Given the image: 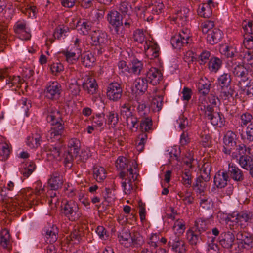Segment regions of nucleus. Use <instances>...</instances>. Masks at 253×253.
I'll return each instance as SVG.
<instances>
[{
    "label": "nucleus",
    "instance_id": "nucleus-1",
    "mask_svg": "<svg viewBox=\"0 0 253 253\" xmlns=\"http://www.w3.org/2000/svg\"><path fill=\"white\" fill-rule=\"evenodd\" d=\"M253 223V212L249 211L233 212L226 219L227 228L235 233L240 229L245 228L249 224Z\"/></svg>",
    "mask_w": 253,
    "mask_h": 253
},
{
    "label": "nucleus",
    "instance_id": "nucleus-2",
    "mask_svg": "<svg viewBox=\"0 0 253 253\" xmlns=\"http://www.w3.org/2000/svg\"><path fill=\"white\" fill-rule=\"evenodd\" d=\"M228 65L232 68V73L238 81L239 87H244L249 83V73L247 69L239 62L230 60L228 61Z\"/></svg>",
    "mask_w": 253,
    "mask_h": 253
},
{
    "label": "nucleus",
    "instance_id": "nucleus-3",
    "mask_svg": "<svg viewBox=\"0 0 253 253\" xmlns=\"http://www.w3.org/2000/svg\"><path fill=\"white\" fill-rule=\"evenodd\" d=\"M217 81L220 89V96L225 100L233 98L235 90L231 85L232 79L230 74L224 73L218 78Z\"/></svg>",
    "mask_w": 253,
    "mask_h": 253
},
{
    "label": "nucleus",
    "instance_id": "nucleus-4",
    "mask_svg": "<svg viewBox=\"0 0 253 253\" xmlns=\"http://www.w3.org/2000/svg\"><path fill=\"white\" fill-rule=\"evenodd\" d=\"M106 19L110 25V28L114 29L115 33L123 37L124 36V30H121L123 26V15L117 10L112 9L109 10Z\"/></svg>",
    "mask_w": 253,
    "mask_h": 253
},
{
    "label": "nucleus",
    "instance_id": "nucleus-5",
    "mask_svg": "<svg viewBox=\"0 0 253 253\" xmlns=\"http://www.w3.org/2000/svg\"><path fill=\"white\" fill-rule=\"evenodd\" d=\"M61 212L71 221H76L82 215L78 205L72 200L66 202L62 206Z\"/></svg>",
    "mask_w": 253,
    "mask_h": 253
},
{
    "label": "nucleus",
    "instance_id": "nucleus-6",
    "mask_svg": "<svg viewBox=\"0 0 253 253\" xmlns=\"http://www.w3.org/2000/svg\"><path fill=\"white\" fill-rule=\"evenodd\" d=\"M44 192L45 190L43 188L41 189L36 188L34 193L31 189H27L25 192V190L21 191V193L18 195L17 199L21 203H23L24 205L26 203L28 204H31L32 202L34 204V199L39 200V198L44 197Z\"/></svg>",
    "mask_w": 253,
    "mask_h": 253
},
{
    "label": "nucleus",
    "instance_id": "nucleus-7",
    "mask_svg": "<svg viewBox=\"0 0 253 253\" xmlns=\"http://www.w3.org/2000/svg\"><path fill=\"white\" fill-rule=\"evenodd\" d=\"M63 89L61 84L57 81L48 82L44 89L45 98L51 100H57L61 96Z\"/></svg>",
    "mask_w": 253,
    "mask_h": 253
},
{
    "label": "nucleus",
    "instance_id": "nucleus-8",
    "mask_svg": "<svg viewBox=\"0 0 253 253\" xmlns=\"http://www.w3.org/2000/svg\"><path fill=\"white\" fill-rule=\"evenodd\" d=\"M107 33L100 30H96L93 31L91 34V40L92 45L95 46H98V54L102 53V49L108 42Z\"/></svg>",
    "mask_w": 253,
    "mask_h": 253
},
{
    "label": "nucleus",
    "instance_id": "nucleus-9",
    "mask_svg": "<svg viewBox=\"0 0 253 253\" xmlns=\"http://www.w3.org/2000/svg\"><path fill=\"white\" fill-rule=\"evenodd\" d=\"M132 166L134 165V169H130L129 174L126 175L121 182L122 187L123 188V191L126 194L131 193L134 187L133 182L137 179L138 174L137 173L135 162H132Z\"/></svg>",
    "mask_w": 253,
    "mask_h": 253
},
{
    "label": "nucleus",
    "instance_id": "nucleus-10",
    "mask_svg": "<svg viewBox=\"0 0 253 253\" xmlns=\"http://www.w3.org/2000/svg\"><path fill=\"white\" fill-rule=\"evenodd\" d=\"M190 40V31L188 29H182L178 35L172 37L170 42L174 48L180 49L187 45Z\"/></svg>",
    "mask_w": 253,
    "mask_h": 253
},
{
    "label": "nucleus",
    "instance_id": "nucleus-11",
    "mask_svg": "<svg viewBox=\"0 0 253 253\" xmlns=\"http://www.w3.org/2000/svg\"><path fill=\"white\" fill-rule=\"evenodd\" d=\"M168 246L176 253H185L187 251L185 242L175 233L170 237Z\"/></svg>",
    "mask_w": 253,
    "mask_h": 253
},
{
    "label": "nucleus",
    "instance_id": "nucleus-12",
    "mask_svg": "<svg viewBox=\"0 0 253 253\" xmlns=\"http://www.w3.org/2000/svg\"><path fill=\"white\" fill-rule=\"evenodd\" d=\"M130 163V161L124 156H119L116 161L115 165L117 169L120 171L119 176L121 179L129 174L130 169H133Z\"/></svg>",
    "mask_w": 253,
    "mask_h": 253
},
{
    "label": "nucleus",
    "instance_id": "nucleus-13",
    "mask_svg": "<svg viewBox=\"0 0 253 253\" xmlns=\"http://www.w3.org/2000/svg\"><path fill=\"white\" fill-rule=\"evenodd\" d=\"M8 69H0V82H3L6 85H8L9 87L16 86V87H20L22 84V80L19 76L9 77L8 73Z\"/></svg>",
    "mask_w": 253,
    "mask_h": 253
},
{
    "label": "nucleus",
    "instance_id": "nucleus-14",
    "mask_svg": "<svg viewBox=\"0 0 253 253\" xmlns=\"http://www.w3.org/2000/svg\"><path fill=\"white\" fill-rule=\"evenodd\" d=\"M123 93V88L120 84L117 82L110 83L107 89V98L114 102L118 101L121 99Z\"/></svg>",
    "mask_w": 253,
    "mask_h": 253
},
{
    "label": "nucleus",
    "instance_id": "nucleus-15",
    "mask_svg": "<svg viewBox=\"0 0 253 253\" xmlns=\"http://www.w3.org/2000/svg\"><path fill=\"white\" fill-rule=\"evenodd\" d=\"M13 29L15 34L21 40H28L31 38V34L27 26L25 20H18L14 25Z\"/></svg>",
    "mask_w": 253,
    "mask_h": 253
},
{
    "label": "nucleus",
    "instance_id": "nucleus-16",
    "mask_svg": "<svg viewBox=\"0 0 253 253\" xmlns=\"http://www.w3.org/2000/svg\"><path fill=\"white\" fill-rule=\"evenodd\" d=\"M82 49L78 46H71L67 49L62 51L66 58V60L70 64L76 62L81 55Z\"/></svg>",
    "mask_w": 253,
    "mask_h": 253
},
{
    "label": "nucleus",
    "instance_id": "nucleus-17",
    "mask_svg": "<svg viewBox=\"0 0 253 253\" xmlns=\"http://www.w3.org/2000/svg\"><path fill=\"white\" fill-rule=\"evenodd\" d=\"M51 125L52 126L48 134V137H49L50 139L59 140L62 137L65 136L64 122Z\"/></svg>",
    "mask_w": 253,
    "mask_h": 253
},
{
    "label": "nucleus",
    "instance_id": "nucleus-18",
    "mask_svg": "<svg viewBox=\"0 0 253 253\" xmlns=\"http://www.w3.org/2000/svg\"><path fill=\"white\" fill-rule=\"evenodd\" d=\"M144 50L146 55L150 59L158 58L160 53L158 44L151 41H145Z\"/></svg>",
    "mask_w": 253,
    "mask_h": 253
},
{
    "label": "nucleus",
    "instance_id": "nucleus-19",
    "mask_svg": "<svg viewBox=\"0 0 253 253\" xmlns=\"http://www.w3.org/2000/svg\"><path fill=\"white\" fill-rule=\"evenodd\" d=\"M230 177L226 170H219L214 177V183L217 188L222 189L227 186Z\"/></svg>",
    "mask_w": 253,
    "mask_h": 253
},
{
    "label": "nucleus",
    "instance_id": "nucleus-20",
    "mask_svg": "<svg viewBox=\"0 0 253 253\" xmlns=\"http://www.w3.org/2000/svg\"><path fill=\"white\" fill-rule=\"evenodd\" d=\"M236 237L238 241V244L242 248L249 249L252 247L253 243L252 237L247 232L240 231L237 232Z\"/></svg>",
    "mask_w": 253,
    "mask_h": 253
},
{
    "label": "nucleus",
    "instance_id": "nucleus-21",
    "mask_svg": "<svg viewBox=\"0 0 253 253\" xmlns=\"http://www.w3.org/2000/svg\"><path fill=\"white\" fill-rule=\"evenodd\" d=\"M227 173L230 178L236 182H241L244 180L242 170L233 163L229 164Z\"/></svg>",
    "mask_w": 253,
    "mask_h": 253
},
{
    "label": "nucleus",
    "instance_id": "nucleus-22",
    "mask_svg": "<svg viewBox=\"0 0 253 253\" xmlns=\"http://www.w3.org/2000/svg\"><path fill=\"white\" fill-rule=\"evenodd\" d=\"M163 74L161 71L156 68L152 67L146 73V79L153 85H157L162 80Z\"/></svg>",
    "mask_w": 253,
    "mask_h": 253
},
{
    "label": "nucleus",
    "instance_id": "nucleus-23",
    "mask_svg": "<svg viewBox=\"0 0 253 253\" xmlns=\"http://www.w3.org/2000/svg\"><path fill=\"white\" fill-rule=\"evenodd\" d=\"M46 120L50 125L63 122L62 114L60 110L55 107H49L47 109Z\"/></svg>",
    "mask_w": 253,
    "mask_h": 253
},
{
    "label": "nucleus",
    "instance_id": "nucleus-24",
    "mask_svg": "<svg viewBox=\"0 0 253 253\" xmlns=\"http://www.w3.org/2000/svg\"><path fill=\"white\" fill-rule=\"evenodd\" d=\"M48 184L52 190H57L61 188L64 182V179L61 173L58 171H54L48 180Z\"/></svg>",
    "mask_w": 253,
    "mask_h": 253
},
{
    "label": "nucleus",
    "instance_id": "nucleus-25",
    "mask_svg": "<svg viewBox=\"0 0 253 253\" xmlns=\"http://www.w3.org/2000/svg\"><path fill=\"white\" fill-rule=\"evenodd\" d=\"M220 53L227 58H231L234 61L239 58V54L237 50V48L234 46L224 45L220 48Z\"/></svg>",
    "mask_w": 253,
    "mask_h": 253
},
{
    "label": "nucleus",
    "instance_id": "nucleus-26",
    "mask_svg": "<svg viewBox=\"0 0 253 253\" xmlns=\"http://www.w3.org/2000/svg\"><path fill=\"white\" fill-rule=\"evenodd\" d=\"M43 231L47 243L53 244L58 239V229L55 225L45 227Z\"/></svg>",
    "mask_w": 253,
    "mask_h": 253
},
{
    "label": "nucleus",
    "instance_id": "nucleus-27",
    "mask_svg": "<svg viewBox=\"0 0 253 253\" xmlns=\"http://www.w3.org/2000/svg\"><path fill=\"white\" fill-rule=\"evenodd\" d=\"M235 236L233 233L230 231L224 232L221 234V238L219 240L220 244L224 248L232 249L235 245Z\"/></svg>",
    "mask_w": 253,
    "mask_h": 253
},
{
    "label": "nucleus",
    "instance_id": "nucleus-28",
    "mask_svg": "<svg viewBox=\"0 0 253 253\" xmlns=\"http://www.w3.org/2000/svg\"><path fill=\"white\" fill-rule=\"evenodd\" d=\"M214 7V3L212 0H208L207 2L199 6L198 14L204 18H209L212 15V8Z\"/></svg>",
    "mask_w": 253,
    "mask_h": 253
},
{
    "label": "nucleus",
    "instance_id": "nucleus-29",
    "mask_svg": "<svg viewBox=\"0 0 253 253\" xmlns=\"http://www.w3.org/2000/svg\"><path fill=\"white\" fill-rule=\"evenodd\" d=\"M223 38V32L217 28L210 30L207 36V41L211 44L214 45L219 42Z\"/></svg>",
    "mask_w": 253,
    "mask_h": 253
},
{
    "label": "nucleus",
    "instance_id": "nucleus-30",
    "mask_svg": "<svg viewBox=\"0 0 253 253\" xmlns=\"http://www.w3.org/2000/svg\"><path fill=\"white\" fill-rule=\"evenodd\" d=\"M83 89L90 94H94L96 93L98 85L95 80L92 78H87L85 82L82 84Z\"/></svg>",
    "mask_w": 253,
    "mask_h": 253
},
{
    "label": "nucleus",
    "instance_id": "nucleus-31",
    "mask_svg": "<svg viewBox=\"0 0 253 253\" xmlns=\"http://www.w3.org/2000/svg\"><path fill=\"white\" fill-rule=\"evenodd\" d=\"M211 83L207 78H201L197 84V87L200 94L205 96L210 90Z\"/></svg>",
    "mask_w": 253,
    "mask_h": 253
},
{
    "label": "nucleus",
    "instance_id": "nucleus-32",
    "mask_svg": "<svg viewBox=\"0 0 253 253\" xmlns=\"http://www.w3.org/2000/svg\"><path fill=\"white\" fill-rule=\"evenodd\" d=\"M153 122L150 117H144L142 118L139 125V128L142 133H151L153 130Z\"/></svg>",
    "mask_w": 253,
    "mask_h": 253
},
{
    "label": "nucleus",
    "instance_id": "nucleus-33",
    "mask_svg": "<svg viewBox=\"0 0 253 253\" xmlns=\"http://www.w3.org/2000/svg\"><path fill=\"white\" fill-rule=\"evenodd\" d=\"M207 181H205L204 180L198 177L196 178L195 182L193 184L192 187L197 194L199 195H203L205 194L207 187Z\"/></svg>",
    "mask_w": 253,
    "mask_h": 253
},
{
    "label": "nucleus",
    "instance_id": "nucleus-34",
    "mask_svg": "<svg viewBox=\"0 0 253 253\" xmlns=\"http://www.w3.org/2000/svg\"><path fill=\"white\" fill-rule=\"evenodd\" d=\"M247 154V146L242 143L236 145L234 151L232 152L231 157L232 159L237 160Z\"/></svg>",
    "mask_w": 253,
    "mask_h": 253
},
{
    "label": "nucleus",
    "instance_id": "nucleus-35",
    "mask_svg": "<svg viewBox=\"0 0 253 253\" xmlns=\"http://www.w3.org/2000/svg\"><path fill=\"white\" fill-rule=\"evenodd\" d=\"M223 64L222 60L217 57H211L208 63L209 70L214 73H216Z\"/></svg>",
    "mask_w": 253,
    "mask_h": 253
},
{
    "label": "nucleus",
    "instance_id": "nucleus-36",
    "mask_svg": "<svg viewBox=\"0 0 253 253\" xmlns=\"http://www.w3.org/2000/svg\"><path fill=\"white\" fill-rule=\"evenodd\" d=\"M93 177L98 182L103 181L106 177V171L104 168L99 166H94L93 169Z\"/></svg>",
    "mask_w": 253,
    "mask_h": 253
},
{
    "label": "nucleus",
    "instance_id": "nucleus-37",
    "mask_svg": "<svg viewBox=\"0 0 253 253\" xmlns=\"http://www.w3.org/2000/svg\"><path fill=\"white\" fill-rule=\"evenodd\" d=\"M10 235L9 231L6 230H3L1 233V240L0 244L4 248L8 251L11 249V244L10 242Z\"/></svg>",
    "mask_w": 253,
    "mask_h": 253
},
{
    "label": "nucleus",
    "instance_id": "nucleus-38",
    "mask_svg": "<svg viewBox=\"0 0 253 253\" xmlns=\"http://www.w3.org/2000/svg\"><path fill=\"white\" fill-rule=\"evenodd\" d=\"M125 119L127 127L131 132H136L139 126L137 118L133 114Z\"/></svg>",
    "mask_w": 253,
    "mask_h": 253
},
{
    "label": "nucleus",
    "instance_id": "nucleus-39",
    "mask_svg": "<svg viewBox=\"0 0 253 253\" xmlns=\"http://www.w3.org/2000/svg\"><path fill=\"white\" fill-rule=\"evenodd\" d=\"M238 164L244 169L248 170L252 169L253 166V160L251 157L249 155H246L238 159Z\"/></svg>",
    "mask_w": 253,
    "mask_h": 253
},
{
    "label": "nucleus",
    "instance_id": "nucleus-40",
    "mask_svg": "<svg viewBox=\"0 0 253 253\" xmlns=\"http://www.w3.org/2000/svg\"><path fill=\"white\" fill-rule=\"evenodd\" d=\"M236 134L232 131L229 130L227 131L224 136L223 142L226 146L233 147L234 145H236Z\"/></svg>",
    "mask_w": 253,
    "mask_h": 253
},
{
    "label": "nucleus",
    "instance_id": "nucleus-41",
    "mask_svg": "<svg viewBox=\"0 0 253 253\" xmlns=\"http://www.w3.org/2000/svg\"><path fill=\"white\" fill-rule=\"evenodd\" d=\"M148 83L146 78L140 77L135 79L134 84L137 90L144 93L148 88Z\"/></svg>",
    "mask_w": 253,
    "mask_h": 253
},
{
    "label": "nucleus",
    "instance_id": "nucleus-42",
    "mask_svg": "<svg viewBox=\"0 0 253 253\" xmlns=\"http://www.w3.org/2000/svg\"><path fill=\"white\" fill-rule=\"evenodd\" d=\"M181 183L186 188L192 186V172L188 169H185L181 174Z\"/></svg>",
    "mask_w": 253,
    "mask_h": 253
},
{
    "label": "nucleus",
    "instance_id": "nucleus-43",
    "mask_svg": "<svg viewBox=\"0 0 253 253\" xmlns=\"http://www.w3.org/2000/svg\"><path fill=\"white\" fill-rule=\"evenodd\" d=\"M19 105L20 112L28 117L29 115V110L32 107L31 100L23 97L19 101Z\"/></svg>",
    "mask_w": 253,
    "mask_h": 253
},
{
    "label": "nucleus",
    "instance_id": "nucleus-44",
    "mask_svg": "<svg viewBox=\"0 0 253 253\" xmlns=\"http://www.w3.org/2000/svg\"><path fill=\"white\" fill-rule=\"evenodd\" d=\"M81 56L83 65L86 67L93 66L96 60L94 55L89 52H86Z\"/></svg>",
    "mask_w": 253,
    "mask_h": 253
},
{
    "label": "nucleus",
    "instance_id": "nucleus-45",
    "mask_svg": "<svg viewBox=\"0 0 253 253\" xmlns=\"http://www.w3.org/2000/svg\"><path fill=\"white\" fill-rule=\"evenodd\" d=\"M144 243L143 237L138 232H134L131 234L130 247H138L142 246Z\"/></svg>",
    "mask_w": 253,
    "mask_h": 253
},
{
    "label": "nucleus",
    "instance_id": "nucleus-46",
    "mask_svg": "<svg viewBox=\"0 0 253 253\" xmlns=\"http://www.w3.org/2000/svg\"><path fill=\"white\" fill-rule=\"evenodd\" d=\"M212 125L221 127L224 125L225 119L222 114L220 112H215L210 119Z\"/></svg>",
    "mask_w": 253,
    "mask_h": 253
},
{
    "label": "nucleus",
    "instance_id": "nucleus-47",
    "mask_svg": "<svg viewBox=\"0 0 253 253\" xmlns=\"http://www.w3.org/2000/svg\"><path fill=\"white\" fill-rule=\"evenodd\" d=\"M200 234L192 229H189L186 232L187 239L191 245H197L200 242Z\"/></svg>",
    "mask_w": 253,
    "mask_h": 253
},
{
    "label": "nucleus",
    "instance_id": "nucleus-48",
    "mask_svg": "<svg viewBox=\"0 0 253 253\" xmlns=\"http://www.w3.org/2000/svg\"><path fill=\"white\" fill-rule=\"evenodd\" d=\"M211 168L210 164L208 163H204L201 169L200 175L198 178L204 180L205 181H209L211 177Z\"/></svg>",
    "mask_w": 253,
    "mask_h": 253
},
{
    "label": "nucleus",
    "instance_id": "nucleus-49",
    "mask_svg": "<svg viewBox=\"0 0 253 253\" xmlns=\"http://www.w3.org/2000/svg\"><path fill=\"white\" fill-rule=\"evenodd\" d=\"M131 233L126 231H123L118 235V240L121 244L126 248L130 247Z\"/></svg>",
    "mask_w": 253,
    "mask_h": 253
},
{
    "label": "nucleus",
    "instance_id": "nucleus-50",
    "mask_svg": "<svg viewBox=\"0 0 253 253\" xmlns=\"http://www.w3.org/2000/svg\"><path fill=\"white\" fill-rule=\"evenodd\" d=\"M239 123L242 127H247L249 124L253 122V116L249 112H244L239 115Z\"/></svg>",
    "mask_w": 253,
    "mask_h": 253
},
{
    "label": "nucleus",
    "instance_id": "nucleus-51",
    "mask_svg": "<svg viewBox=\"0 0 253 253\" xmlns=\"http://www.w3.org/2000/svg\"><path fill=\"white\" fill-rule=\"evenodd\" d=\"M5 10L3 13L4 16L7 20H10L12 18L14 13V10L12 5H9L7 7L5 5L4 1L0 0V13Z\"/></svg>",
    "mask_w": 253,
    "mask_h": 253
},
{
    "label": "nucleus",
    "instance_id": "nucleus-52",
    "mask_svg": "<svg viewBox=\"0 0 253 253\" xmlns=\"http://www.w3.org/2000/svg\"><path fill=\"white\" fill-rule=\"evenodd\" d=\"M35 137H28L27 139V144L31 148H37L40 145L41 142V133H36Z\"/></svg>",
    "mask_w": 253,
    "mask_h": 253
},
{
    "label": "nucleus",
    "instance_id": "nucleus-53",
    "mask_svg": "<svg viewBox=\"0 0 253 253\" xmlns=\"http://www.w3.org/2000/svg\"><path fill=\"white\" fill-rule=\"evenodd\" d=\"M80 146L81 144L79 140L76 138H72L68 143V151H70V153H73L74 155L79 153V151H80Z\"/></svg>",
    "mask_w": 253,
    "mask_h": 253
},
{
    "label": "nucleus",
    "instance_id": "nucleus-54",
    "mask_svg": "<svg viewBox=\"0 0 253 253\" xmlns=\"http://www.w3.org/2000/svg\"><path fill=\"white\" fill-rule=\"evenodd\" d=\"M143 69V63L141 61L137 59H134L132 61V67L131 70L132 72L135 75H140Z\"/></svg>",
    "mask_w": 253,
    "mask_h": 253
},
{
    "label": "nucleus",
    "instance_id": "nucleus-55",
    "mask_svg": "<svg viewBox=\"0 0 253 253\" xmlns=\"http://www.w3.org/2000/svg\"><path fill=\"white\" fill-rule=\"evenodd\" d=\"M107 123L112 127H115L119 121L118 115L114 111H110L106 115Z\"/></svg>",
    "mask_w": 253,
    "mask_h": 253
},
{
    "label": "nucleus",
    "instance_id": "nucleus-56",
    "mask_svg": "<svg viewBox=\"0 0 253 253\" xmlns=\"http://www.w3.org/2000/svg\"><path fill=\"white\" fill-rule=\"evenodd\" d=\"M79 26H81L80 30L83 35H87L91 30L92 22L88 20H84L82 22L79 21L78 23Z\"/></svg>",
    "mask_w": 253,
    "mask_h": 253
},
{
    "label": "nucleus",
    "instance_id": "nucleus-57",
    "mask_svg": "<svg viewBox=\"0 0 253 253\" xmlns=\"http://www.w3.org/2000/svg\"><path fill=\"white\" fill-rule=\"evenodd\" d=\"M147 137V134L145 133H142L138 135L136 141V145L138 151H142L143 150Z\"/></svg>",
    "mask_w": 253,
    "mask_h": 253
},
{
    "label": "nucleus",
    "instance_id": "nucleus-58",
    "mask_svg": "<svg viewBox=\"0 0 253 253\" xmlns=\"http://www.w3.org/2000/svg\"><path fill=\"white\" fill-rule=\"evenodd\" d=\"M135 26V24L134 22L130 15L125 16L124 20V21H123V26H122L121 30H124L125 34V31L126 30L134 28Z\"/></svg>",
    "mask_w": 253,
    "mask_h": 253
},
{
    "label": "nucleus",
    "instance_id": "nucleus-59",
    "mask_svg": "<svg viewBox=\"0 0 253 253\" xmlns=\"http://www.w3.org/2000/svg\"><path fill=\"white\" fill-rule=\"evenodd\" d=\"M10 151V146L8 143H0V155L2 157L3 160H6L8 158Z\"/></svg>",
    "mask_w": 253,
    "mask_h": 253
},
{
    "label": "nucleus",
    "instance_id": "nucleus-60",
    "mask_svg": "<svg viewBox=\"0 0 253 253\" xmlns=\"http://www.w3.org/2000/svg\"><path fill=\"white\" fill-rule=\"evenodd\" d=\"M64 158L65 167L67 169H71L73 165V161L75 159V155L73 153H70L69 151L66 152L64 153Z\"/></svg>",
    "mask_w": 253,
    "mask_h": 253
},
{
    "label": "nucleus",
    "instance_id": "nucleus-61",
    "mask_svg": "<svg viewBox=\"0 0 253 253\" xmlns=\"http://www.w3.org/2000/svg\"><path fill=\"white\" fill-rule=\"evenodd\" d=\"M149 7L152 10V14L158 15L162 12L164 5L162 2L159 0L155 2L151 5H149Z\"/></svg>",
    "mask_w": 253,
    "mask_h": 253
},
{
    "label": "nucleus",
    "instance_id": "nucleus-62",
    "mask_svg": "<svg viewBox=\"0 0 253 253\" xmlns=\"http://www.w3.org/2000/svg\"><path fill=\"white\" fill-rule=\"evenodd\" d=\"M55 190L51 189L49 190L46 194V196L48 199V203L50 205H55L58 201V198L57 196V193L54 191Z\"/></svg>",
    "mask_w": 253,
    "mask_h": 253
},
{
    "label": "nucleus",
    "instance_id": "nucleus-63",
    "mask_svg": "<svg viewBox=\"0 0 253 253\" xmlns=\"http://www.w3.org/2000/svg\"><path fill=\"white\" fill-rule=\"evenodd\" d=\"M74 155L75 160L78 163L85 162L89 156L88 152L85 150H82L80 152H79V153H76Z\"/></svg>",
    "mask_w": 253,
    "mask_h": 253
},
{
    "label": "nucleus",
    "instance_id": "nucleus-64",
    "mask_svg": "<svg viewBox=\"0 0 253 253\" xmlns=\"http://www.w3.org/2000/svg\"><path fill=\"white\" fill-rule=\"evenodd\" d=\"M195 231L201 234L205 231L207 228L206 222L202 219H198L195 223Z\"/></svg>",
    "mask_w": 253,
    "mask_h": 253
}]
</instances>
